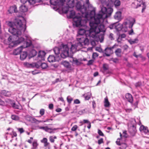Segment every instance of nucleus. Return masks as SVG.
<instances>
[{"instance_id":"774afa93","label":"nucleus","mask_w":149,"mask_h":149,"mask_svg":"<svg viewBox=\"0 0 149 149\" xmlns=\"http://www.w3.org/2000/svg\"><path fill=\"white\" fill-rule=\"evenodd\" d=\"M38 145V144L36 141H34L33 143V146L34 147H36Z\"/></svg>"},{"instance_id":"052dcab7","label":"nucleus","mask_w":149,"mask_h":149,"mask_svg":"<svg viewBox=\"0 0 149 149\" xmlns=\"http://www.w3.org/2000/svg\"><path fill=\"white\" fill-rule=\"evenodd\" d=\"M77 128V125L74 126L72 128L71 130L73 131H75Z\"/></svg>"},{"instance_id":"cd10ccee","label":"nucleus","mask_w":149,"mask_h":149,"mask_svg":"<svg viewBox=\"0 0 149 149\" xmlns=\"http://www.w3.org/2000/svg\"><path fill=\"white\" fill-rule=\"evenodd\" d=\"M27 119L32 123H37V120L34 117L30 116H28L26 117Z\"/></svg>"},{"instance_id":"72a5a7b5","label":"nucleus","mask_w":149,"mask_h":149,"mask_svg":"<svg viewBox=\"0 0 149 149\" xmlns=\"http://www.w3.org/2000/svg\"><path fill=\"white\" fill-rule=\"evenodd\" d=\"M110 104L108 98L106 97L104 99V106L106 107H108L110 106Z\"/></svg>"},{"instance_id":"0eeeda50","label":"nucleus","mask_w":149,"mask_h":149,"mask_svg":"<svg viewBox=\"0 0 149 149\" xmlns=\"http://www.w3.org/2000/svg\"><path fill=\"white\" fill-rule=\"evenodd\" d=\"M78 42L75 45H72L70 50H69L68 52L70 51L71 53H75L76 51H79L80 49L83 47L84 44V38H76ZM67 46H68L67 45ZM68 49H69V48Z\"/></svg>"},{"instance_id":"f3484780","label":"nucleus","mask_w":149,"mask_h":149,"mask_svg":"<svg viewBox=\"0 0 149 149\" xmlns=\"http://www.w3.org/2000/svg\"><path fill=\"white\" fill-rule=\"evenodd\" d=\"M45 54L46 53L44 51H39L38 54L37 59L39 60V61L42 60L43 58H44Z\"/></svg>"},{"instance_id":"6ab92c4d","label":"nucleus","mask_w":149,"mask_h":149,"mask_svg":"<svg viewBox=\"0 0 149 149\" xmlns=\"http://www.w3.org/2000/svg\"><path fill=\"white\" fill-rule=\"evenodd\" d=\"M125 97L128 102L131 103H132L133 102V97L130 93H126L125 95Z\"/></svg>"},{"instance_id":"6e6552de","label":"nucleus","mask_w":149,"mask_h":149,"mask_svg":"<svg viewBox=\"0 0 149 149\" xmlns=\"http://www.w3.org/2000/svg\"><path fill=\"white\" fill-rule=\"evenodd\" d=\"M88 16H89L91 19L93 18L94 21H93L91 20L90 22H95L96 23H100L102 19V16L101 15L100 11L96 15L95 14V10L94 9L91 11L89 14Z\"/></svg>"},{"instance_id":"79ce46f5","label":"nucleus","mask_w":149,"mask_h":149,"mask_svg":"<svg viewBox=\"0 0 149 149\" xmlns=\"http://www.w3.org/2000/svg\"><path fill=\"white\" fill-rule=\"evenodd\" d=\"M41 67L43 69H45L48 67V65L46 63H41Z\"/></svg>"},{"instance_id":"a878e982","label":"nucleus","mask_w":149,"mask_h":149,"mask_svg":"<svg viewBox=\"0 0 149 149\" xmlns=\"http://www.w3.org/2000/svg\"><path fill=\"white\" fill-rule=\"evenodd\" d=\"M92 7V5L89 2V0H85V4H84V11L86 10L87 8H90Z\"/></svg>"},{"instance_id":"4c0bfd02","label":"nucleus","mask_w":149,"mask_h":149,"mask_svg":"<svg viewBox=\"0 0 149 149\" xmlns=\"http://www.w3.org/2000/svg\"><path fill=\"white\" fill-rule=\"evenodd\" d=\"M33 64L34 65H33V68L36 67L37 68H39L41 67V62H38L37 63H33Z\"/></svg>"},{"instance_id":"7c9ffc66","label":"nucleus","mask_w":149,"mask_h":149,"mask_svg":"<svg viewBox=\"0 0 149 149\" xmlns=\"http://www.w3.org/2000/svg\"><path fill=\"white\" fill-rule=\"evenodd\" d=\"M41 1V0H29V4L31 5H33L36 3H40Z\"/></svg>"},{"instance_id":"a18cd8bd","label":"nucleus","mask_w":149,"mask_h":149,"mask_svg":"<svg viewBox=\"0 0 149 149\" xmlns=\"http://www.w3.org/2000/svg\"><path fill=\"white\" fill-rule=\"evenodd\" d=\"M127 147V145L125 143L122 144L120 147L118 149H125Z\"/></svg>"},{"instance_id":"dca6fc26","label":"nucleus","mask_w":149,"mask_h":149,"mask_svg":"<svg viewBox=\"0 0 149 149\" xmlns=\"http://www.w3.org/2000/svg\"><path fill=\"white\" fill-rule=\"evenodd\" d=\"M23 48L22 46H21L18 48L15 49L13 51V54L15 55H17L20 54L22 52Z\"/></svg>"},{"instance_id":"c9c22d12","label":"nucleus","mask_w":149,"mask_h":149,"mask_svg":"<svg viewBox=\"0 0 149 149\" xmlns=\"http://www.w3.org/2000/svg\"><path fill=\"white\" fill-rule=\"evenodd\" d=\"M91 96V94L90 92H88L87 94H84V99L86 100H88Z\"/></svg>"},{"instance_id":"13d9d810","label":"nucleus","mask_w":149,"mask_h":149,"mask_svg":"<svg viewBox=\"0 0 149 149\" xmlns=\"http://www.w3.org/2000/svg\"><path fill=\"white\" fill-rule=\"evenodd\" d=\"M98 133L100 136H103L104 135L103 133L100 130L98 129Z\"/></svg>"},{"instance_id":"393cba45","label":"nucleus","mask_w":149,"mask_h":149,"mask_svg":"<svg viewBox=\"0 0 149 149\" xmlns=\"http://www.w3.org/2000/svg\"><path fill=\"white\" fill-rule=\"evenodd\" d=\"M37 53V52L36 50L34 49H32L30 51L28 55L29 59H30L31 58L35 56L36 55Z\"/></svg>"},{"instance_id":"aec40b11","label":"nucleus","mask_w":149,"mask_h":149,"mask_svg":"<svg viewBox=\"0 0 149 149\" xmlns=\"http://www.w3.org/2000/svg\"><path fill=\"white\" fill-rule=\"evenodd\" d=\"M1 94L3 95L8 97H9L11 95L10 91H8L6 90H2L1 91Z\"/></svg>"},{"instance_id":"6e6d98bb","label":"nucleus","mask_w":149,"mask_h":149,"mask_svg":"<svg viewBox=\"0 0 149 149\" xmlns=\"http://www.w3.org/2000/svg\"><path fill=\"white\" fill-rule=\"evenodd\" d=\"M9 104L12 106L14 105H15V102L14 101H12L10 100H9Z\"/></svg>"},{"instance_id":"8fccbe9b","label":"nucleus","mask_w":149,"mask_h":149,"mask_svg":"<svg viewBox=\"0 0 149 149\" xmlns=\"http://www.w3.org/2000/svg\"><path fill=\"white\" fill-rule=\"evenodd\" d=\"M138 102L139 101H136L134 103H133L132 102V103L131 104H132V106L134 107V109H135L137 107Z\"/></svg>"},{"instance_id":"c85d7f7f","label":"nucleus","mask_w":149,"mask_h":149,"mask_svg":"<svg viewBox=\"0 0 149 149\" xmlns=\"http://www.w3.org/2000/svg\"><path fill=\"white\" fill-rule=\"evenodd\" d=\"M119 27H120V25H118L116 26L115 24H113L110 25L109 27L111 29H115L117 31H118L121 30L120 28H119Z\"/></svg>"},{"instance_id":"c03bdc74","label":"nucleus","mask_w":149,"mask_h":149,"mask_svg":"<svg viewBox=\"0 0 149 149\" xmlns=\"http://www.w3.org/2000/svg\"><path fill=\"white\" fill-rule=\"evenodd\" d=\"M11 117L12 119L13 120H19V117L16 115H12L11 116Z\"/></svg>"},{"instance_id":"ddd939ff","label":"nucleus","mask_w":149,"mask_h":149,"mask_svg":"<svg viewBox=\"0 0 149 149\" xmlns=\"http://www.w3.org/2000/svg\"><path fill=\"white\" fill-rule=\"evenodd\" d=\"M82 60H84V58L82 59H77L75 58H74L73 59L72 63L77 65H80L82 63Z\"/></svg>"},{"instance_id":"473e14b6","label":"nucleus","mask_w":149,"mask_h":149,"mask_svg":"<svg viewBox=\"0 0 149 149\" xmlns=\"http://www.w3.org/2000/svg\"><path fill=\"white\" fill-rule=\"evenodd\" d=\"M23 65L25 67L27 68H33V65H34L33 63H30L26 62H24Z\"/></svg>"},{"instance_id":"680f3d73","label":"nucleus","mask_w":149,"mask_h":149,"mask_svg":"<svg viewBox=\"0 0 149 149\" xmlns=\"http://www.w3.org/2000/svg\"><path fill=\"white\" fill-rule=\"evenodd\" d=\"M98 56V55L96 53H93V59L95 58Z\"/></svg>"},{"instance_id":"de8ad7c7","label":"nucleus","mask_w":149,"mask_h":149,"mask_svg":"<svg viewBox=\"0 0 149 149\" xmlns=\"http://www.w3.org/2000/svg\"><path fill=\"white\" fill-rule=\"evenodd\" d=\"M120 138H118L117 139V141H116V144L118 145H120V140L122 138V134L120 132Z\"/></svg>"},{"instance_id":"423d86ee","label":"nucleus","mask_w":149,"mask_h":149,"mask_svg":"<svg viewBox=\"0 0 149 149\" xmlns=\"http://www.w3.org/2000/svg\"><path fill=\"white\" fill-rule=\"evenodd\" d=\"M135 19L133 18L129 17L124 20L121 25H120V30L125 32L128 29H132L134 24L135 23Z\"/></svg>"},{"instance_id":"864d4df0","label":"nucleus","mask_w":149,"mask_h":149,"mask_svg":"<svg viewBox=\"0 0 149 149\" xmlns=\"http://www.w3.org/2000/svg\"><path fill=\"white\" fill-rule=\"evenodd\" d=\"M45 110L43 109H40V114L41 116L43 115L45 113Z\"/></svg>"},{"instance_id":"3c124183","label":"nucleus","mask_w":149,"mask_h":149,"mask_svg":"<svg viewBox=\"0 0 149 149\" xmlns=\"http://www.w3.org/2000/svg\"><path fill=\"white\" fill-rule=\"evenodd\" d=\"M142 3V12L143 13L145 9L146 8V6L145 4V2H143V3Z\"/></svg>"},{"instance_id":"2eb2a0df","label":"nucleus","mask_w":149,"mask_h":149,"mask_svg":"<svg viewBox=\"0 0 149 149\" xmlns=\"http://www.w3.org/2000/svg\"><path fill=\"white\" fill-rule=\"evenodd\" d=\"M88 32L89 33L88 31ZM85 34L86 36V38L85 39H84V45H88L89 44V41L88 38H87L89 37V39H91V38H93L92 37H89L88 36L89 33L88 34L86 33V30L84 29V35Z\"/></svg>"},{"instance_id":"09e8293b","label":"nucleus","mask_w":149,"mask_h":149,"mask_svg":"<svg viewBox=\"0 0 149 149\" xmlns=\"http://www.w3.org/2000/svg\"><path fill=\"white\" fill-rule=\"evenodd\" d=\"M67 100L68 102L70 104L71 103L72 101L73 100V98L71 97L70 96H68L67 98Z\"/></svg>"},{"instance_id":"f704fd0d","label":"nucleus","mask_w":149,"mask_h":149,"mask_svg":"<svg viewBox=\"0 0 149 149\" xmlns=\"http://www.w3.org/2000/svg\"><path fill=\"white\" fill-rule=\"evenodd\" d=\"M138 41V39L137 38H135L134 40L130 39L128 40V42L131 45H132L135 43H137Z\"/></svg>"},{"instance_id":"69168bd1","label":"nucleus","mask_w":149,"mask_h":149,"mask_svg":"<svg viewBox=\"0 0 149 149\" xmlns=\"http://www.w3.org/2000/svg\"><path fill=\"white\" fill-rule=\"evenodd\" d=\"M103 142V139L102 138H101L98 140V143L99 144H100Z\"/></svg>"},{"instance_id":"5701e85b","label":"nucleus","mask_w":149,"mask_h":149,"mask_svg":"<svg viewBox=\"0 0 149 149\" xmlns=\"http://www.w3.org/2000/svg\"><path fill=\"white\" fill-rule=\"evenodd\" d=\"M28 56V54L26 52H22L20 54V59L22 61L25 59Z\"/></svg>"},{"instance_id":"f257e3e1","label":"nucleus","mask_w":149,"mask_h":149,"mask_svg":"<svg viewBox=\"0 0 149 149\" xmlns=\"http://www.w3.org/2000/svg\"><path fill=\"white\" fill-rule=\"evenodd\" d=\"M9 27V32L13 35H21L22 32H24L26 29V24L24 25L22 21L15 18L13 22L9 21L8 23Z\"/></svg>"},{"instance_id":"e433bc0d","label":"nucleus","mask_w":149,"mask_h":149,"mask_svg":"<svg viewBox=\"0 0 149 149\" xmlns=\"http://www.w3.org/2000/svg\"><path fill=\"white\" fill-rule=\"evenodd\" d=\"M132 127L134 128V129H132L133 130L132 131V129L130 128V129L129 130V131L130 132V133L132 135V136H134L135 134V133L136 131V130L135 128H134V125H133Z\"/></svg>"},{"instance_id":"412c9836","label":"nucleus","mask_w":149,"mask_h":149,"mask_svg":"<svg viewBox=\"0 0 149 149\" xmlns=\"http://www.w3.org/2000/svg\"><path fill=\"white\" fill-rule=\"evenodd\" d=\"M62 64L64 66L66 67L69 70H71V65L68 62L66 61H63L62 62Z\"/></svg>"},{"instance_id":"9d476101","label":"nucleus","mask_w":149,"mask_h":149,"mask_svg":"<svg viewBox=\"0 0 149 149\" xmlns=\"http://www.w3.org/2000/svg\"><path fill=\"white\" fill-rule=\"evenodd\" d=\"M118 45L116 44L114 45L111 47H106L103 52V56H109L110 54H112L113 52V49L115 46H117Z\"/></svg>"},{"instance_id":"f03ea898","label":"nucleus","mask_w":149,"mask_h":149,"mask_svg":"<svg viewBox=\"0 0 149 149\" xmlns=\"http://www.w3.org/2000/svg\"><path fill=\"white\" fill-rule=\"evenodd\" d=\"M53 51L55 56L53 55H50L47 58L48 61L50 63L56 61V58L59 57L60 55L61 58H65L68 56V48L67 45L62 44L59 47H55Z\"/></svg>"},{"instance_id":"39448f33","label":"nucleus","mask_w":149,"mask_h":149,"mask_svg":"<svg viewBox=\"0 0 149 149\" xmlns=\"http://www.w3.org/2000/svg\"><path fill=\"white\" fill-rule=\"evenodd\" d=\"M10 36L8 38L9 44V47L12 48L22 43L24 40V38L20 37L21 35H13Z\"/></svg>"},{"instance_id":"2f4dec72","label":"nucleus","mask_w":149,"mask_h":149,"mask_svg":"<svg viewBox=\"0 0 149 149\" xmlns=\"http://www.w3.org/2000/svg\"><path fill=\"white\" fill-rule=\"evenodd\" d=\"M84 127H87L89 129L91 128V123L88 120H84Z\"/></svg>"},{"instance_id":"58836bf2","label":"nucleus","mask_w":149,"mask_h":149,"mask_svg":"<svg viewBox=\"0 0 149 149\" xmlns=\"http://www.w3.org/2000/svg\"><path fill=\"white\" fill-rule=\"evenodd\" d=\"M69 7L68 6L63 7L62 8V11L63 13L66 14L69 11Z\"/></svg>"},{"instance_id":"9b49d317","label":"nucleus","mask_w":149,"mask_h":149,"mask_svg":"<svg viewBox=\"0 0 149 149\" xmlns=\"http://www.w3.org/2000/svg\"><path fill=\"white\" fill-rule=\"evenodd\" d=\"M76 7L77 10L79 11L80 13L82 14V16H83L84 12L82 10L84 8V1L83 0H80L77 1L76 3Z\"/></svg>"},{"instance_id":"4d7b16f0","label":"nucleus","mask_w":149,"mask_h":149,"mask_svg":"<svg viewBox=\"0 0 149 149\" xmlns=\"http://www.w3.org/2000/svg\"><path fill=\"white\" fill-rule=\"evenodd\" d=\"M123 136L125 138H126L127 137V131L126 130L124 131L123 132Z\"/></svg>"},{"instance_id":"4be33fe9","label":"nucleus","mask_w":149,"mask_h":149,"mask_svg":"<svg viewBox=\"0 0 149 149\" xmlns=\"http://www.w3.org/2000/svg\"><path fill=\"white\" fill-rule=\"evenodd\" d=\"M121 13H122L120 11L117 12L114 16L115 19L118 20H120L121 19Z\"/></svg>"},{"instance_id":"0e129e2a","label":"nucleus","mask_w":149,"mask_h":149,"mask_svg":"<svg viewBox=\"0 0 149 149\" xmlns=\"http://www.w3.org/2000/svg\"><path fill=\"white\" fill-rule=\"evenodd\" d=\"M74 103L75 104H79L80 102L78 99H76L74 100Z\"/></svg>"},{"instance_id":"5fc2aeb1","label":"nucleus","mask_w":149,"mask_h":149,"mask_svg":"<svg viewBox=\"0 0 149 149\" xmlns=\"http://www.w3.org/2000/svg\"><path fill=\"white\" fill-rule=\"evenodd\" d=\"M17 130L18 131L20 132V134L23 133L24 131V129L22 128H17Z\"/></svg>"},{"instance_id":"ea45409f","label":"nucleus","mask_w":149,"mask_h":149,"mask_svg":"<svg viewBox=\"0 0 149 149\" xmlns=\"http://www.w3.org/2000/svg\"><path fill=\"white\" fill-rule=\"evenodd\" d=\"M15 5L10 7L8 10V11L10 13L12 14L14 12V10H15Z\"/></svg>"},{"instance_id":"b1692460","label":"nucleus","mask_w":149,"mask_h":149,"mask_svg":"<svg viewBox=\"0 0 149 149\" xmlns=\"http://www.w3.org/2000/svg\"><path fill=\"white\" fill-rule=\"evenodd\" d=\"M139 130L141 132L143 131L145 134H148L149 132L148 127L142 125L140 127Z\"/></svg>"},{"instance_id":"a19ab883","label":"nucleus","mask_w":149,"mask_h":149,"mask_svg":"<svg viewBox=\"0 0 149 149\" xmlns=\"http://www.w3.org/2000/svg\"><path fill=\"white\" fill-rule=\"evenodd\" d=\"M114 3V6L116 8L120 6L121 4L120 1L118 0H116Z\"/></svg>"},{"instance_id":"bb28decb","label":"nucleus","mask_w":149,"mask_h":149,"mask_svg":"<svg viewBox=\"0 0 149 149\" xmlns=\"http://www.w3.org/2000/svg\"><path fill=\"white\" fill-rule=\"evenodd\" d=\"M19 11L23 13H25L28 10L27 7L24 5H22L19 7Z\"/></svg>"},{"instance_id":"1a4fd4ad","label":"nucleus","mask_w":149,"mask_h":149,"mask_svg":"<svg viewBox=\"0 0 149 149\" xmlns=\"http://www.w3.org/2000/svg\"><path fill=\"white\" fill-rule=\"evenodd\" d=\"M113 11V9L111 8H107L106 7L102 6L101 7L100 10L101 15L102 16V20L107 17L110 15Z\"/></svg>"},{"instance_id":"49530a36","label":"nucleus","mask_w":149,"mask_h":149,"mask_svg":"<svg viewBox=\"0 0 149 149\" xmlns=\"http://www.w3.org/2000/svg\"><path fill=\"white\" fill-rule=\"evenodd\" d=\"M57 129L56 128H54L53 129H52L51 128H50L48 131L47 132L50 133H54V131L56 130Z\"/></svg>"},{"instance_id":"f8f14e48","label":"nucleus","mask_w":149,"mask_h":149,"mask_svg":"<svg viewBox=\"0 0 149 149\" xmlns=\"http://www.w3.org/2000/svg\"><path fill=\"white\" fill-rule=\"evenodd\" d=\"M66 2L68 7L70 8H73L74 6V0H60V3L61 5H63L64 2Z\"/></svg>"},{"instance_id":"a211bd4d","label":"nucleus","mask_w":149,"mask_h":149,"mask_svg":"<svg viewBox=\"0 0 149 149\" xmlns=\"http://www.w3.org/2000/svg\"><path fill=\"white\" fill-rule=\"evenodd\" d=\"M84 29L80 28L77 34V38H84Z\"/></svg>"},{"instance_id":"bf43d9fd","label":"nucleus","mask_w":149,"mask_h":149,"mask_svg":"<svg viewBox=\"0 0 149 149\" xmlns=\"http://www.w3.org/2000/svg\"><path fill=\"white\" fill-rule=\"evenodd\" d=\"M94 62V61L93 60H91L89 61L87 63V65H92Z\"/></svg>"},{"instance_id":"4468645a","label":"nucleus","mask_w":149,"mask_h":149,"mask_svg":"<svg viewBox=\"0 0 149 149\" xmlns=\"http://www.w3.org/2000/svg\"><path fill=\"white\" fill-rule=\"evenodd\" d=\"M47 139L46 138H44L41 140V142L44 144V146L45 147H48V148L50 149V145L49 143L47 142Z\"/></svg>"},{"instance_id":"603ef678","label":"nucleus","mask_w":149,"mask_h":149,"mask_svg":"<svg viewBox=\"0 0 149 149\" xmlns=\"http://www.w3.org/2000/svg\"><path fill=\"white\" fill-rule=\"evenodd\" d=\"M12 107L14 109H20L19 106L17 104H16L15 102V105H13Z\"/></svg>"},{"instance_id":"7ed1b4c3","label":"nucleus","mask_w":149,"mask_h":149,"mask_svg":"<svg viewBox=\"0 0 149 149\" xmlns=\"http://www.w3.org/2000/svg\"><path fill=\"white\" fill-rule=\"evenodd\" d=\"M100 23H96L95 22H90L89 25L91 28L88 31L89 32L88 36L90 37L93 38H95L97 36V34L100 32H104V26L103 24H100L99 26L98 24Z\"/></svg>"},{"instance_id":"37998d69","label":"nucleus","mask_w":149,"mask_h":149,"mask_svg":"<svg viewBox=\"0 0 149 149\" xmlns=\"http://www.w3.org/2000/svg\"><path fill=\"white\" fill-rule=\"evenodd\" d=\"M24 42V43H25L26 44V47H28L31 46L32 45V42L30 40H29L28 41H25L24 40L23 42Z\"/></svg>"},{"instance_id":"338daca9","label":"nucleus","mask_w":149,"mask_h":149,"mask_svg":"<svg viewBox=\"0 0 149 149\" xmlns=\"http://www.w3.org/2000/svg\"><path fill=\"white\" fill-rule=\"evenodd\" d=\"M49 139L51 143H54V138H53V137L52 136H50L49 137Z\"/></svg>"},{"instance_id":"c756f323","label":"nucleus","mask_w":149,"mask_h":149,"mask_svg":"<svg viewBox=\"0 0 149 149\" xmlns=\"http://www.w3.org/2000/svg\"><path fill=\"white\" fill-rule=\"evenodd\" d=\"M116 55L118 57H120L121 56L122 49L120 48L117 49L115 52Z\"/></svg>"},{"instance_id":"e2e57ef3","label":"nucleus","mask_w":149,"mask_h":149,"mask_svg":"<svg viewBox=\"0 0 149 149\" xmlns=\"http://www.w3.org/2000/svg\"><path fill=\"white\" fill-rule=\"evenodd\" d=\"M29 0H20V2L24 4L27 2L29 3Z\"/></svg>"},{"instance_id":"20e7f679","label":"nucleus","mask_w":149,"mask_h":149,"mask_svg":"<svg viewBox=\"0 0 149 149\" xmlns=\"http://www.w3.org/2000/svg\"><path fill=\"white\" fill-rule=\"evenodd\" d=\"M79 15L75 16V11L73 10L70 11V18H73V26L74 27H80L84 26V24L82 23V14L79 13H78Z\"/></svg>"}]
</instances>
